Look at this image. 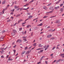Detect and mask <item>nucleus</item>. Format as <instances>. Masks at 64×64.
Listing matches in <instances>:
<instances>
[{"mask_svg": "<svg viewBox=\"0 0 64 64\" xmlns=\"http://www.w3.org/2000/svg\"><path fill=\"white\" fill-rule=\"evenodd\" d=\"M31 50H28L27 52H26V55L27 54H29L30 53H31Z\"/></svg>", "mask_w": 64, "mask_h": 64, "instance_id": "nucleus-1", "label": "nucleus"}, {"mask_svg": "<svg viewBox=\"0 0 64 64\" xmlns=\"http://www.w3.org/2000/svg\"><path fill=\"white\" fill-rule=\"evenodd\" d=\"M18 42L19 43H20L21 42H22V40H21L18 39L17 41H16V43H17Z\"/></svg>", "mask_w": 64, "mask_h": 64, "instance_id": "nucleus-2", "label": "nucleus"}, {"mask_svg": "<svg viewBox=\"0 0 64 64\" xmlns=\"http://www.w3.org/2000/svg\"><path fill=\"white\" fill-rule=\"evenodd\" d=\"M59 6H58L57 7H55L54 8L55 9H56V10H57V9H59L60 8Z\"/></svg>", "mask_w": 64, "mask_h": 64, "instance_id": "nucleus-3", "label": "nucleus"}, {"mask_svg": "<svg viewBox=\"0 0 64 64\" xmlns=\"http://www.w3.org/2000/svg\"><path fill=\"white\" fill-rule=\"evenodd\" d=\"M63 10H64V8H61L60 9V11L61 12H63Z\"/></svg>", "mask_w": 64, "mask_h": 64, "instance_id": "nucleus-4", "label": "nucleus"}, {"mask_svg": "<svg viewBox=\"0 0 64 64\" xmlns=\"http://www.w3.org/2000/svg\"><path fill=\"white\" fill-rule=\"evenodd\" d=\"M43 9H45V10H47V8H46L45 6H44L43 7Z\"/></svg>", "mask_w": 64, "mask_h": 64, "instance_id": "nucleus-5", "label": "nucleus"}, {"mask_svg": "<svg viewBox=\"0 0 64 64\" xmlns=\"http://www.w3.org/2000/svg\"><path fill=\"white\" fill-rule=\"evenodd\" d=\"M12 31L14 33V34L16 33V30H13Z\"/></svg>", "mask_w": 64, "mask_h": 64, "instance_id": "nucleus-6", "label": "nucleus"}, {"mask_svg": "<svg viewBox=\"0 0 64 64\" xmlns=\"http://www.w3.org/2000/svg\"><path fill=\"white\" fill-rule=\"evenodd\" d=\"M13 51L14 52V55H15V53H16V50H13Z\"/></svg>", "mask_w": 64, "mask_h": 64, "instance_id": "nucleus-7", "label": "nucleus"}, {"mask_svg": "<svg viewBox=\"0 0 64 64\" xmlns=\"http://www.w3.org/2000/svg\"><path fill=\"white\" fill-rule=\"evenodd\" d=\"M20 15H21V14H19L17 15L16 16V17H19V16H20Z\"/></svg>", "mask_w": 64, "mask_h": 64, "instance_id": "nucleus-8", "label": "nucleus"}, {"mask_svg": "<svg viewBox=\"0 0 64 64\" xmlns=\"http://www.w3.org/2000/svg\"><path fill=\"white\" fill-rule=\"evenodd\" d=\"M44 56H43L42 57L40 58V61H42V59H43V58H44Z\"/></svg>", "mask_w": 64, "mask_h": 64, "instance_id": "nucleus-9", "label": "nucleus"}, {"mask_svg": "<svg viewBox=\"0 0 64 64\" xmlns=\"http://www.w3.org/2000/svg\"><path fill=\"white\" fill-rule=\"evenodd\" d=\"M26 52V51L24 50V52H22V54H21V55H23Z\"/></svg>", "mask_w": 64, "mask_h": 64, "instance_id": "nucleus-10", "label": "nucleus"}, {"mask_svg": "<svg viewBox=\"0 0 64 64\" xmlns=\"http://www.w3.org/2000/svg\"><path fill=\"white\" fill-rule=\"evenodd\" d=\"M42 25H43V24L42 23H41L40 24L38 25V26H42Z\"/></svg>", "mask_w": 64, "mask_h": 64, "instance_id": "nucleus-11", "label": "nucleus"}, {"mask_svg": "<svg viewBox=\"0 0 64 64\" xmlns=\"http://www.w3.org/2000/svg\"><path fill=\"white\" fill-rule=\"evenodd\" d=\"M33 17V16H28L29 18H32Z\"/></svg>", "mask_w": 64, "mask_h": 64, "instance_id": "nucleus-12", "label": "nucleus"}, {"mask_svg": "<svg viewBox=\"0 0 64 64\" xmlns=\"http://www.w3.org/2000/svg\"><path fill=\"white\" fill-rule=\"evenodd\" d=\"M15 34L13 32H12L11 34L12 35V36H14V35H15Z\"/></svg>", "mask_w": 64, "mask_h": 64, "instance_id": "nucleus-13", "label": "nucleus"}, {"mask_svg": "<svg viewBox=\"0 0 64 64\" xmlns=\"http://www.w3.org/2000/svg\"><path fill=\"white\" fill-rule=\"evenodd\" d=\"M27 15H30L31 14L30 13L28 12H27Z\"/></svg>", "mask_w": 64, "mask_h": 64, "instance_id": "nucleus-14", "label": "nucleus"}, {"mask_svg": "<svg viewBox=\"0 0 64 64\" xmlns=\"http://www.w3.org/2000/svg\"><path fill=\"white\" fill-rule=\"evenodd\" d=\"M52 30H53L52 29H50L49 30H48V31L49 32H52Z\"/></svg>", "mask_w": 64, "mask_h": 64, "instance_id": "nucleus-15", "label": "nucleus"}, {"mask_svg": "<svg viewBox=\"0 0 64 64\" xmlns=\"http://www.w3.org/2000/svg\"><path fill=\"white\" fill-rule=\"evenodd\" d=\"M28 49V47L26 46L24 48V50H27Z\"/></svg>", "mask_w": 64, "mask_h": 64, "instance_id": "nucleus-16", "label": "nucleus"}, {"mask_svg": "<svg viewBox=\"0 0 64 64\" xmlns=\"http://www.w3.org/2000/svg\"><path fill=\"white\" fill-rule=\"evenodd\" d=\"M39 46L40 47H42V46L41 44H39Z\"/></svg>", "mask_w": 64, "mask_h": 64, "instance_id": "nucleus-17", "label": "nucleus"}, {"mask_svg": "<svg viewBox=\"0 0 64 64\" xmlns=\"http://www.w3.org/2000/svg\"><path fill=\"white\" fill-rule=\"evenodd\" d=\"M53 10H54V9H53L50 12H49L50 13H51L53 12Z\"/></svg>", "mask_w": 64, "mask_h": 64, "instance_id": "nucleus-18", "label": "nucleus"}, {"mask_svg": "<svg viewBox=\"0 0 64 64\" xmlns=\"http://www.w3.org/2000/svg\"><path fill=\"white\" fill-rule=\"evenodd\" d=\"M5 3V1H4L3 2H2V4H4Z\"/></svg>", "mask_w": 64, "mask_h": 64, "instance_id": "nucleus-19", "label": "nucleus"}, {"mask_svg": "<svg viewBox=\"0 0 64 64\" xmlns=\"http://www.w3.org/2000/svg\"><path fill=\"white\" fill-rule=\"evenodd\" d=\"M1 54H3L4 52V50H3L1 51Z\"/></svg>", "mask_w": 64, "mask_h": 64, "instance_id": "nucleus-20", "label": "nucleus"}, {"mask_svg": "<svg viewBox=\"0 0 64 64\" xmlns=\"http://www.w3.org/2000/svg\"><path fill=\"white\" fill-rule=\"evenodd\" d=\"M14 9H17V6H14Z\"/></svg>", "mask_w": 64, "mask_h": 64, "instance_id": "nucleus-21", "label": "nucleus"}, {"mask_svg": "<svg viewBox=\"0 0 64 64\" xmlns=\"http://www.w3.org/2000/svg\"><path fill=\"white\" fill-rule=\"evenodd\" d=\"M26 38H25V39H24V40H24V41L26 42V41H27V40H26Z\"/></svg>", "mask_w": 64, "mask_h": 64, "instance_id": "nucleus-22", "label": "nucleus"}, {"mask_svg": "<svg viewBox=\"0 0 64 64\" xmlns=\"http://www.w3.org/2000/svg\"><path fill=\"white\" fill-rule=\"evenodd\" d=\"M36 44L35 43L33 44V46H36Z\"/></svg>", "mask_w": 64, "mask_h": 64, "instance_id": "nucleus-23", "label": "nucleus"}, {"mask_svg": "<svg viewBox=\"0 0 64 64\" xmlns=\"http://www.w3.org/2000/svg\"><path fill=\"white\" fill-rule=\"evenodd\" d=\"M63 5V4H62L60 5V7H62Z\"/></svg>", "mask_w": 64, "mask_h": 64, "instance_id": "nucleus-24", "label": "nucleus"}, {"mask_svg": "<svg viewBox=\"0 0 64 64\" xmlns=\"http://www.w3.org/2000/svg\"><path fill=\"white\" fill-rule=\"evenodd\" d=\"M53 9V7H51L50 8V10H52Z\"/></svg>", "mask_w": 64, "mask_h": 64, "instance_id": "nucleus-25", "label": "nucleus"}, {"mask_svg": "<svg viewBox=\"0 0 64 64\" xmlns=\"http://www.w3.org/2000/svg\"><path fill=\"white\" fill-rule=\"evenodd\" d=\"M29 26H30V25H28V26H26L27 28H29Z\"/></svg>", "mask_w": 64, "mask_h": 64, "instance_id": "nucleus-26", "label": "nucleus"}, {"mask_svg": "<svg viewBox=\"0 0 64 64\" xmlns=\"http://www.w3.org/2000/svg\"><path fill=\"white\" fill-rule=\"evenodd\" d=\"M48 17V16H44L43 17V18H47Z\"/></svg>", "mask_w": 64, "mask_h": 64, "instance_id": "nucleus-27", "label": "nucleus"}, {"mask_svg": "<svg viewBox=\"0 0 64 64\" xmlns=\"http://www.w3.org/2000/svg\"><path fill=\"white\" fill-rule=\"evenodd\" d=\"M56 48V47L55 46H54L52 49V50H53L54 49H55V48Z\"/></svg>", "mask_w": 64, "mask_h": 64, "instance_id": "nucleus-28", "label": "nucleus"}, {"mask_svg": "<svg viewBox=\"0 0 64 64\" xmlns=\"http://www.w3.org/2000/svg\"><path fill=\"white\" fill-rule=\"evenodd\" d=\"M8 61H12L13 60L12 59H9L8 60Z\"/></svg>", "mask_w": 64, "mask_h": 64, "instance_id": "nucleus-29", "label": "nucleus"}, {"mask_svg": "<svg viewBox=\"0 0 64 64\" xmlns=\"http://www.w3.org/2000/svg\"><path fill=\"white\" fill-rule=\"evenodd\" d=\"M27 38V36H23V39H25V38Z\"/></svg>", "mask_w": 64, "mask_h": 64, "instance_id": "nucleus-30", "label": "nucleus"}, {"mask_svg": "<svg viewBox=\"0 0 64 64\" xmlns=\"http://www.w3.org/2000/svg\"><path fill=\"white\" fill-rule=\"evenodd\" d=\"M22 28H20L19 29V31H21V30H22Z\"/></svg>", "mask_w": 64, "mask_h": 64, "instance_id": "nucleus-31", "label": "nucleus"}, {"mask_svg": "<svg viewBox=\"0 0 64 64\" xmlns=\"http://www.w3.org/2000/svg\"><path fill=\"white\" fill-rule=\"evenodd\" d=\"M47 37L48 38H50V36L49 35H48L47 36Z\"/></svg>", "mask_w": 64, "mask_h": 64, "instance_id": "nucleus-32", "label": "nucleus"}, {"mask_svg": "<svg viewBox=\"0 0 64 64\" xmlns=\"http://www.w3.org/2000/svg\"><path fill=\"white\" fill-rule=\"evenodd\" d=\"M54 38H52L50 39V40H53L54 39Z\"/></svg>", "mask_w": 64, "mask_h": 64, "instance_id": "nucleus-33", "label": "nucleus"}, {"mask_svg": "<svg viewBox=\"0 0 64 64\" xmlns=\"http://www.w3.org/2000/svg\"><path fill=\"white\" fill-rule=\"evenodd\" d=\"M11 21V20H8L7 21V22H10Z\"/></svg>", "mask_w": 64, "mask_h": 64, "instance_id": "nucleus-34", "label": "nucleus"}, {"mask_svg": "<svg viewBox=\"0 0 64 64\" xmlns=\"http://www.w3.org/2000/svg\"><path fill=\"white\" fill-rule=\"evenodd\" d=\"M45 62L46 63V64H48V62L47 61H45Z\"/></svg>", "mask_w": 64, "mask_h": 64, "instance_id": "nucleus-35", "label": "nucleus"}, {"mask_svg": "<svg viewBox=\"0 0 64 64\" xmlns=\"http://www.w3.org/2000/svg\"><path fill=\"white\" fill-rule=\"evenodd\" d=\"M8 48V47L6 46V48H4V50H5V49H7V48Z\"/></svg>", "mask_w": 64, "mask_h": 64, "instance_id": "nucleus-36", "label": "nucleus"}, {"mask_svg": "<svg viewBox=\"0 0 64 64\" xmlns=\"http://www.w3.org/2000/svg\"><path fill=\"white\" fill-rule=\"evenodd\" d=\"M39 28H37V27H35L34 28V29H38Z\"/></svg>", "mask_w": 64, "mask_h": 64, "instance_id": "nucleus-37", "label": "nucleus"}, {"mask_svg": "<svg viewBox=\"0 0 64 64\" xmlns=\"http://www.w3.org/2000/svg\"><path fill=\"white\" fill-rule=\"evenodd\" d=\"M34 0H31V2H34Z\"/></svg>", "mask_w": 64, "mask_h": 64, "instance_id": "nucleus-38", "label": "nucleus"}, {"mask_svg": "<svg viewBox=\"0 0 64 64\" xmlns=\"http://www.w3.org/2000/svg\"><path fill=\"white\" fill-rule=\"evenodd\" d=\"M59 22V21L58 20H56V23H58Z\"/></svg>", "mask_w": 64, "mask_h": 64, "instance_id": "nucleus-39", "label": "nucleus"}, {"mask_svg": "<svg viewBox=\"0 0 64 64\" xmlns=\"http://www.w3.org/2000/svg\"><path fill=\"white\" fill-rule=\"evenodd\" d=\"M52 4L51 3H50V4H48V5H47V6H50V5H51V4Z\"/></svg>", "mask_w": 64, "mask_h": 64, "instance_id": "nucleus-40", "label": "nucleus"}, {"mask_svg": "<svg viewBox=\"0 0 64 64\" xmlns=\"http://www.w3.org/2000/svg\"><path fill=\"white\" fill-rule=\"evenodd\" d=\"M31 47H32V46L30 47H29V48H28V49H30L31 48Z\"/></svg>", "mask_w": 64, "mask_h": 64, "instance_id": "nucleus-41", "label": "nucleus"}, {"mask_svg": "<svg viewBox=\"0 0 64 64\" xmlns=\"http://www.w3.org/2000/svg\"><path fill=\"white\" fill-rule=\"evenodd\" d=\"M19 9H20V8H19L18 9H17L16 10V11H18V10H19Z\"/></svg>", "mask_w": 64, "mask_h": 64, "instance_id": "nucleus-42", "label": "nucleus"}, {"mask_svg": "<svg viewBox=\"0 0 64 64\" xmlns=\"http://www.w3.org/2000/svg\"><path fill=\"white\" fill-rule=\"evenodd\" d=\"M61 60L60 59H59V60H58L57 61V62H59Z\"/></svg>", "mask_w": 64, "mask_h": 64, "instance_id": "nucleus-43", "label": "nucleus"}, {"mask_svg": "<svg viewBox=\"0 0 64 64\" xmlns=\"http://www.w3.org/2000/svg\"><path fill=\"white\" fill-rule=\"evenodd\" d=\"M10 18L11 19H14V18L13 17L11 16Z\"/></svg>", "mask_w": 64, "mask_h": 64, "instance_id": "nucleus-44", "label": "nucleus"}, {"mask_svg": "<svg viewBox=\"0 0 64 64\" xmlns=\"http://www.w3.org/2000/svg\"><path fill=\"white\" fill-rule=\"evenodd\" d=\"M41 62H40L38 63V64H40V63H41Z\"/></svg>", "mask_w": 64, "mask_h": 64, "instance_id": "nucleus-45", "label": "nucleus"}, {"mask_svg": "<svg viewBox=\"0 0 64 64\" xmlns=\"http://www.w3.org/2000/svg\"><path fill=\"white\" fill-rule=\"evenodd\" d=\"M2 15V13L1 12H0V15Z\"/></svg>", "mask_w": 64, "mask_h": 64, "instance_id": "nucleus-46", "label": "nucleus"}, {"mask_svg": "<svg viewBox=\"0 0 64 64\" xmlns=\"http://www.w3.org/2000/svg\"><path fill=\"white\" fill-rule=\"evenodd\" d=\"M48 49V48H45L44 50L45 51L47 49Z\"/></svg>", "mask_w": 64, "mask_h": 64, "instance_id": "nucleus-47", "label": "nucleus"}, {"mask_svg": "<svg viewBox=\"0 0 64 64\" xmlns=\"http://www.w3.org/2000/svg\"><path fill=\"white\" fill-rule=\"evenodd\" d=\"M4 56H1V58H4Z\"/></svg>", "mask_w": 64, "mask_h": 64, "instance_id": "nucleus-48", "label": "nucleus"}, {"mask_svg": "<svg viewBox=\"0 0 64 64\" xmlns=\"http://www.w3.org/2000/svg\"><path fill=\"white\" fill-rule=\"evenodd\" d=\"M16 24H17V23H15L14 24V26H15V25H16Z\"/></svg>", "mask_w": 64, "mask_h": 64, "instance_id": "nucleus-49", "label": "nucleus"}, {"mask_svg": "<svg viewBox=\"0 0 64 64\" xmlns=\"http://www.w3.org/2000/svg\"><path fill=\"white\" fill-rule=\"evenodd\" d=\"M26 23V22H23L22 24H25Z\"/></svg>", "mask_w": 64, "mask_h": 64, "instance_id": "nucleus-50", "label": "nucleus"}, {"mask_svg": "<svg viewBox=\"0 0 64 64\" xmlns=\"http://www.w3.org/2000/svg\"><path fill=\"white\" fill-rule=\"evenodd\" d=\"M43 50H41L40 51V52H43Z\"/></svg>", "mask_w": 64, "mask_h": 64, "instance_id": "nucleus-51", "label": "nucleus"}, {"mask_svg": "<svg viewBox=\"0 0 64 64\" xmlns=\"http://www.w3.org/2000/svg\"><path fill=\"white\" fill-rule=\"evenodd\" d=\"M16 47V45H15L14 46H13L14 48H15V47Z\"/></svg>", "mask_w": 64, "mask_h": 64, "instance_id": "nucleus-52", "label": "nucleus"}, {"mask_svg": "<svg viewBox=\"0 0 64 64\" xmlns=\"http://www.w3.org/2000/svg\"><path fill=\"white\" fill-rule=\"evenodd\" d=\"M60 25H61V24H59L58 25V26H60Z\"/></svg>", "mask_w": 64, "mask_h": 64, "instance_id": "nucleus-53", "label": "nucleus"}, {"mask_svg": "<svg viewBox=\"0 0 64 64\" xmlns=\"http://www.w3.org/2000/svg\"><path fill=\"white\" fill-rule=\"evenodd\" d=\"M5 32H6L5 30H3V33H5Z\"/></svg>", "mask_w": 64, "mask_h": 64, "instance_id": "nucleus-54", "label": "nucleus"}, {"mask_svg": "<svg viewBox=\"0 0 64 64\" xmlns=\"http://www.w3.org/2000/svg\"><path fill=\"white\" fill-rule=\"evenodd\" d=\"M31 36H33V32L31 34Z\"/></svg>", "mask_w": 64, "mask_h": 64, "instance_id": "nucleus-55", "label": "nucleus"}, {"mask_svg": "<svg viewBox=\"0 0 64 64\" xmlns=\"http://www.w3.org/2000/svg\"><path fill=\"white\" fill-rule=\"evenodd\" d=\"M20 22H21V21L20 20L19 21H18V23H20Z\"/></svg>", "mask_w": 64, "mask_h": 64, "instance_id": "nucleus-56", "label": "nucleus"}, {"mask_svg": "<svg viewBox=\"0 0 64 64\" xmlns=\"http://www.w3.org/2000/svg\"><path fill=\"white\" fill-rule=\"evenodd\" d=\"M38 54H40V53H41V52H40V51L38 52Z\"/></svg>", "mask_w": 64, "mask_h": 64, "instance_id": "nucleus-57", "label": "nucleus"}, {"mask_svg": "<svg viewBox=\"0 0 64 64\" xmlns=\"http://www.w3.org/2000/svg\"><path fill=\"white\" fill-rule=\"evenodd\" d=\"M23 10H27V8H24Z\"/></svg>", "mask_w": 64, "mask_h": 64, "instance_id": "nucleus-58", "label": "nucleus"}, {"mask_svg": "<svg viewBox=\"0 0 64 64\" xmlns=\"http://www.w3.org/2000/svg\"><path fill=\"white\" fill-rule=\"evenodd\" d=\"M53 54H52L50 55V56H53Z\"/></svg>", "mask_w": 64, "mask_h": 64, "instance_id": "nucleus-59", "label": "nucleus"}, {"mask_svg": "<svg viewBox=\"0 0 64 64\" xmlns=\"http://www.w3.org/2000/svg\"><path fill=\"white\" fill-rule=\"evenodd\" d=\"M46 47V46H44L43 48H45Z\"/></svg>", "mask_w": 64, "mask_h": 64, "instance_id": "nucleus-60", "label": "nucleus"}, {"mask_svg": "<svg viewBox=\"0 0 64 64\" xmlns=\"http://www.w3.org/2000/svg\"><path fill=\"white\" fill-rule=\"evenodd\" d=\"M10 14H12V15H13V12H11L10 13Z\"/></svg>", "mask_w": 64, "mask_h": 64, "instance_id": "nucleus-61", "label": "nucleus"}, {"mask_svg": "<svg viewBox=\"0 0 64 64\" xmlns=\"http://www.w3.org/2000/svg\"><path fill=\"white\" fill-rule=\"evenodd\" d=\"M41 49V48H38V49H37L36 50H40Z\"/></svg>", "mask_w": 64, "mask_h": 64, "instance_id": "nucleus-62", "label": "nucleus"}, {"mask_svg": "<svg viewBox=\"0 0 64 64\" xmlns=\"http://www.w3.org/2000/svg\"><path fill=\"white\" fill-rule=\"evenodd\" d=\"M50 28V26H48V27L47 28H47Z\"/></svg>", "mask_w": 64, "mask_h": 64, "instance_id": "nucleus-63", "label": "nucleus"}, {"mask_svg": "<svg viewBox=\"0 0 64 64\" xmlns=\"http://www.w3.org/2000/svg\"><path fill=\"white\" fill-rule=\"evenodd\" d=\"M61 61H64V59H62V60Z\"/></svg>", "mask_w": 64, "mask_h": 64, "instance_id": "nucleus-64", "label": "nucleus"}]
</instances>
